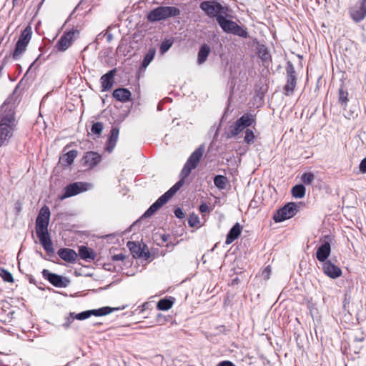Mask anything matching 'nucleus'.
<instances>
[{
  "mask_svg": "<svg viewBox=\"0 0 366 366\" xmlns=\"http://www.w3.org/2000/svg\"><path fill=\"white\" fill-rule=\"evenodd\" d=\"M36 234L44 249L48 252H53L52 243L51 242L48 230L36 232Z\"/></svg>",
  "mask_w": 366,
  "mask_h": 366,
  "instance_id": "obj_18",
  "label": "nucleus"
},
{
  "mask_svg": "<svg viewBox=\"0 0 366 366\" xmlns=\"http://www.w3.org/2000/svg\"><path fill=\"white\" fill-rule=\"evenodd\" d=\"M119 131L117 128H114L111 131V135L108 140L107 149L108 152H111L114 148L116 143L117 142L119 137Z\"/></svg>",
  "mask_w": 366,
  "mask_h": 366,
  "instance_id": "obj_27",
  "label": "nucleus"
},
{
  "mask_svg": "<svg viewBox=\"0 0 366 366\" xmlns=\"http://www.w3.org/2000/svg\"><path fill=\"white\" fill-rule=\"evenodd\" d=\"M217 366H235V365L230 361H222V362H219Z\"/></svg>",
  "mask_w": 366,
  "mask_h": 366,
  "instance_id": "obj_43",
  "label": "nucleus"
},
{
  "mask_svg": "<svg viewBox=\"0 0 366 366\" xmlns=\"http://www.w3.org/2000/svg\"><path fill=\"white\" fill-rule=\"evenodd\" d=\"M270 273H271V269L269 267H266L263 272H262V275L264 276V277L265 279H268L269 277V275H270Z\"/></svg>",
  "mask_w": 366,
  "mask_h": 366,
  "instance_id": "obj_42",
  "label": "nucleus"
},
{
  "mask_svg": "<svg viewBox=\"0 0 366 366\" xmlns=\"http://www.w3.org/2000/svg\"><path fill=\"white\" fill-rule=\"evenodd\" d=\"M211 52V48L207 44H203L198 52L197 54V63L199 64H202L205 62L207 59V56Z\"/></svg>",
  "mask_w": 366,
  "mask_h": 366,
  "instance_id": "obj_24",
  "label": "nucleus"
},
{
  "mask_svg": "<svg viewBox=\"0 0 366 366\" xmlns=\"http://www.w3.org/2000/svg\"><path fill=\"white\" fill-rule=\"evenodd\" d=\"M103 129V125L102 123L97 122L92 125V132L95 134H100Z\"/></svg>",
  "mask_w": 366,
  "mask_h": 366,
  "instance_id": "obj_39",
  "label": "nucleus"
},
{
  "mask_svg": "<svg viewBox=\"0 0 366 366\" xmlns=\"http://www.w3.org/2000/svg\"><path fill=\"white\" fill-rule=\"evenodd\" d=\"M254 118L251 114H244L229 127L227 137H235L242 132L246 127L254 123Z\"/></svg>",
  "mask_w": 366,
  "mask_h": 366,
  "instance_id": "obj_6",
  "label": "nucleus"
},
{
  "mask_svg": "<svg viewBox=\"0 0 366 366\" xmlns=\"http://www.w3.org/2000/svg\"><path fill=\"white\" fill-rule=\"evenodd\" d=\"M128 247L130 249V251L134 254V256H138L142 257L143 254H147L146 252H144L142 248L137 245L135 242H129Z\"/></svg>",
  "mask_w": 366,
  "mask_h": 366,
  "instance_id": "obj_31",
  "label": "nucleus"
},
{
  "mask_svg": "<svg viewBox=\"0 0 366 366\" xmlns=\"http://www.w3.org/2000/svg\"><path fill=\"white\" fill-rule=\"evenodd\" d=\"M200 8L209 16L216 17L218 21V16L226 15L229 9L222 6L219 2L214 1H204L200 4Z\"/></svg>",
  "mask_w": 366,
  "mask_h": 366,
  "instance_id": "obj_5",
  "label": "nucleus"
},
{
  "mask_svg": "<svg viewBox=\"0 0 366 366\" xmlns=\"http://www.w3.org/2000/svg\"><path fill=\"white\" fill-rule=\"evenodd\" d=\"M79 254L80 257L84 259L93 260L95 259V253L94 251L86 247L81 246L79 249Z\"/></svg>",
  "mask_w": 366,
  "mask_h": 366,
  "instance_id": "obj_28",
  "label": "nucleus"
},
{
  "mask_svg": "<svg viewBox=\"0 0 366 366\" xmlns=\"http://www.w3.org/2000/svg\"><path fill=\"white\" fill-rule=\"evenodd\" d=\"M113 97L119 102H125L129 100L131 92L124 88L117 89L113 92Z\"/></svg>",
  "mask_w": 366,
  "mask_h": 366,
  "instance_id": "obj_23",
  "label": "nucleus"
},
{
  "mask_svg": "<svg viewBox=\"0 0 366 366\" xmlns=\"http://www.w3.org/2000/svg\"><path fill=\"white\" fill-rule=\"evenodd\" d=\"M360 171L362 173H366V158L361 162L360 164Z\"/></svg>",
  "mask_w": 366,
  "mask_h": 366,
  "instance_id": "obj_41",
  "label": "nucleus"
},
{
  "mask_svg": "<svg viewBox=\"0 0 366 366\" xmlns=\"http://www.w3.org/2000/svg\"><path fill=\"white\" fill-rule=\"evenodd\" d=\"M0 275H1V278L5 282H14V278H13L12 274L6 269H2L1 270Z\"/></svg>",
  "mask_w": 366,
  "mask_h": 366,
  "instance_id": "obj_36",
  "label": "nucleus"
},
{
  "mask_svg": "<svg viewBox=\"0 0 366 366\" xmlns=\"http://www.w3.org/2000/svg\"><path fill=\"white\" fill-rule=\"evenodd\" d=\"M242 227L239 223H236L232 228L230 229L229 232L228 233L227 238H226V244H231L234 240H235L241 234L242 232Z\"/></svg>",
  "mask_w": 366,
  "mask_h": 366,
  "instance_id": "obj_22",
  "label": "nucleus"
},
{
  "mask_svg": "<svg viewBox=\"0 0 366 366\" xmlns=\"http://www.w3.org/2000/svg\"><path fill=\"white\" fill-rule=\"evenodd\" d=\"M114 259L115 260H123L124 258V256L122 254H116L113 257Z\"/></svg>",
  "mask_w": 366,
  "mask_h": 366,
  "instance_id": "obj_45",
  "label": "nucleus"
},
{
  "mask_svg": "<svg viewBox=\"0 0 366 366\" xmlns=\"http://www.w3.org/2000/svg\"><path fill=\"white\" fill-rule=\"evenodd\" d=\"M59 256L66 262H74L77 258V253L71 249H61L58 252Z\"/></svg>",
  "mask_w": 366,
  "mask_h": 366,
  "instance_id": "obj_20",
  "label": "nucleus"
},
{
  "mask_svg": "<svg viewBox=\"0 0 366 366\" xmlns=\"http://www.w3.org/2000/svg\"><path fill=\"white\" fill-rule=\"evenodd\" d=\"M323 272L332 279H337L342 276V269L331 261H326L322 264Z\"/></svg>",
  "mask_w": 366,
  "mask_h": 366,
  "instance_id": "obj_16",
  "label": "nucleus"
},
{
  "mask_svg": "<svg viewBox=\"0 0 366 366\" xmlns=\"http://www.w3.org/2000/svg\"><path fill=\"white\" fill-rule=\"evenodd\" d=\"M154 55H155V50L154 49L149 50V51L146 54V56H145V57L144 59V61H143V66L144 67H147L150 64V62L154 59Z\"/></svg>",
  "mask_w": 366,
  "mask_h": 366,
  "instance_id": "obj_34",
  "label": "nucleus"
},
{
  "mask_svg": "<svg viewBox=\"0 0 366 366\" xmlns=\"http://www.w3.org/2000/svg\"><path fill=\"white\" fill-rule=\"evenodd\" d=\"M350 16L353 21H361L366 17V0H360L350 9Z\"/></svg>",
  "mask_w": 366,
  "mask_h": 366,
  "instance_id": "obj_10",
  "label": "nucleus"
},
{
  "mask_svg": "<svg viewBox=\"0 0 366 366\" xmlns=\"http://www.w3.org/2000/svg\"><path fill=\"white\" fill-rule=\"evenodd\" d=\"M301 179L305 184H310L314 181L315 175L311 172H306L302 174Z\"/></svg>",
  "mask_w": 366,
  "mask_h": 366,
  "instance_id": "obj_35",
  "label": "nucleus"
},
{
  "mask_svg": "<svg viewBox=\"0 0 366 366\" xmlns=\"http://www.w3.org/2000/svg\"><path fill=\"white\" fill-rule=\"evenodd\" d=\"M172 42L170 40L164 41L160 46V52L163 54L172 46Z\"/></svg>",
  "mask_w": 366,
  "mask_h": 366,
  "instance_id": "obj_38",
  "label": "nucleus"
},
{
  "mask_svg": "<svg viewBox=\"0 0 366 366\" xmlns=\"http://www.w3.org/2000/svg\"><path fill=\"white\" fill-rule=\"evenodd\" d=\"M49 217L50 211L49 207H42L36 219V232L48 230Z\"/></svg>",
  "mask_w": 366,
  "mask_h": 366,
  "instance_id": "obj_12",
  "label": "nucleus"
},
{
  "mask_svg": "<svg viewBox=\"0 0 366 366\" xmlns=\"http://www.w3.org/2000/svg\"><path fill=\"white\" fill-rule=\"evenodd\" d=\"M174 213H175V215L177 216V217H178V218L183 217V211L180 208L177 209L175 210Z\"/></svg>",
  "mask_w": 366,
  "mask_h": 366,
  "instance_id": "obj_44",
  "label": "nucleus"
},
{
  "mask_svg": "<svg viewBox=\"0 0 366 366\" xmlns=\"http://www.w3.org/2000/svg\"><path fill=\"white\" fill-rule=\"evenodd\" d=\"M188 223L190 227L199 228L201 227V222L199 217L197 214H192L189 216Z\"/></svg>",
  "mask_w": 366,
  "mask_h": 366,
  "instance_id": "obj_33",
  "label": "nucleus"
},
{
  "mask_svg": "<svg viewBox=\"0 0 366 366\" xmlns=\"http://www.w3.org/2000/svg\"><path fill=\"white\" fill-rule=\"evenodd\" d=\"M228 12L226 15L218 16V24L222 29L228 34H232L240 37L246 38L248 36L247 29L242 26H239L236 22L229 19Z\"/></svg>",
  "mask_w": 366,
  "mask_h": 366,
  "instance_id": "obj_2",
  "label": "nucleus"
},
{
  "mask_svg": "<svg viewBox=\"0 0 366 366\" xmlns=\"http://www.w3.org/2000/svg\"><path fill=\"white\" fill-rule=\"evenodd\" d=\"M340 101L346 103L347 102V93L340 90Z\"/></svg>",
  "mask_w": 366,
  "mask_h": 366,
  "instance_id": "obj_40",
  "label": "nucleus"
},
{
  "mask_svg": "<svg viewBox=\"0 0 366 366\" xmlns=\"http://www.w3.org/2000/svg\"><path fill=\"white\" fill-rule=\"evenodd\" d=\"M43 276L46 278L53 285L57 287H66L69 281L67 278L56 274L51 273L46 269H44Z\"/></svg>",
  "mask_w": 366,
  "mask_h": 366,
  "instance_id": "obj_15",
  "label": "nucleus"
},
{
  "mask_svg": "<svg viewBox=\"0 0 366 366\" xmlns=\"http://www.w3.org/2000/svg\"><path fill=\"white\" fill-rule=\"evenodd\" d=\"M183 179H180L169 190L161 196L144 213V216L149 217L156 212L162 206L167 203L182 187Z\"/></svg>",
  "mask_w": 366,
  "mask_h": 366,
  "instance_id": "obj_3",
  "label": "nucleus"
},
{
  "mask_svg": "<svg viewBox=\"0 0 366 366\" xmlns=\"http://www.w3.org/2000/svg\"><path fill=\"white\" fill-rule=\"evenodd\" d=\"M79 34V31L76 29L65 32L57 41L56 48L60 51H66L72 44Z\"/></svg>",
  "mask_w": 366,
  "mask_h": 366,
  "instance_id": "obj_9",
  "label": "nucleus"
},
{
  "mask_svg": "<svg viewBox=\"0 0 366 366\" xmlns=\"http://www.w3.org/2000/svg\"><path fill=\"white\" fill-rule=\"evenodd\" d=\"M31 39V31L26 29L21 34L19 39L18 40L16 48L14 52V58L19 57L24 51H25L26 46Z\"/></svg>",
  "mask_w": 366,
  "mask_h": 366,
  "instance_id": "obj_11",
  "label": "nucleus"
},
{
  "mask_svg": "<svg viewBox=\"0 0 366 366\" xmlns=\"http://www.w3.org/2000/svg\"><path fill=\"white\" fill-rule=\"evenodd\" d=\"M199 209H200V211H201L202 212H206V211L207 210L208 207H207V205H206V204H202V205L200 206Z\"/></svg>",
  "mask_w": 366,
  "mask_h": 366,
  "instance_id": "obj_46",
  "label": "nucleus"
},
{
  "mask_svg": "<svg viewBox=\"0 0 366 366\" xmlns=\"http://www.w3.org/2000/svg\"><path fill=\"white\" fill-rule=\"evenodd\" d=\"M299 207L295 202H289L280 209L273 217L275 222H281L294 217L298 212Z\"/></svg>",
  "mask_w": 366,
  "mask_h": 366,
  "instance_id": "obj_7",
  "label": "nucleus"
},
{
  "mask_svg": "<svg viewBox=\"0 0 366 366\" xmlns=\"http://www.w3.org/2000/svg\"><path fill=\"white\" fill-rule=\"evenodd\" d=\"M114 309H112L109 307H104L99 308L98 310H87L84 311L78 314H76L74 315V318L79 320H84L89 317H90L92 315L94 316H103L108 315L111 313Z\"/></svg>",
  "mask_w": 366,
  "mask_h": 366,
  "instance_id": "obj_13",
  "label": "nucleus"
},
{
  "mask_svg": "<svg viewBox=\"0 0 366 366\" xmlns=\"http://www.w3.org/2000/svg\"><path fill=\"white\" fill-rule=\"evenodd\" d=\"M174 303V298L169 297L160 300L157 304V307L159 310L167 311L171 309Z\"/></svg>",
  "mask_w": 366,
  "mask_h": 366,
  "instance_id": "obj_26",
  "label": "nucleus"
},
{
  "mask_svg": "<svg viewBox=\"0 0 366 366\" xmlns=\"http://www.w3.org/2000/svg\"><path fill=\"white\" fill-rule=\"evenodd\" d=\"M331 252V247L330 243L325 242L322 244L317 251V259L322 262H326V259L330 256Z\"/></svg>",
  "mask_w": 366,
  "mask_h": 366,
  "instance_id": "obj_19",
  "label": "nucleus"
},
{
  "mask_svg": "<svg viewBox=\"0 0 366 366\" xmlns=\"http://www.w3.org/2000/svg\"><path fill=\"white\" fill-rule=\"evenodd\" d=\"M16 121L11 110L0 114V147L12 137L16 129Z\"/></svg>",
  "mask_w": 366,
  "mask_h": 366,
  "instance_id": "obj_1",
  "label": "nucleus"
},
{
  "mask_svg": "<svg viewBox=\"0 0 366 366\" xmlns=\"http://www.w3.org/2000/svg\"><path fill=\"white\" fill-rule=\"evenodd\" d=\"M204 149L203 147L197 148L189 157L187 164L186 169L187 173H184V176L187 175L192 169H195L199 164L200 159L202 157Z\"/></svg>",
  "mask_w": 366,
  "mask_h": 366,
  "instance_id": "obj_14",
  "label": "nucleus"
},
{
  "mask_svg": "<svg viewBox=\"0 0 366 366\" xmlns=\"http://www.w3.org/2000/svg\"><path fill=\"white\" fill-rule=\"evenodd\" d=\"M255 136L254 134V132L251 129H247L245 131V137H244V142L247 144H251L254 142Z\"/></svg>",
  "mask_w": 366,
  "mask_h": 366,
  "instance_id": "obj_37",
  "label": "nucleus"
},
{
  "mask_svg": "<svg viewBox=\"0 0 366 366\" xmlns=\"http://www.w3.org/2000/svg\"><path fill=\"white\" fill-rule=\"evenodd\" d=\"M92 188V184L88 182H75L66 186L64 188V193L60 197L61 199H64L70 197L75 196L81 192L88 191Z\"/></svg>",
  "mask_w": 366,
  "mask_h": 366,
  "instance_id": "obj_8",
  "label": "nucleus"
},
{
  "mask_svg": "<svg viewBox=\"0 0 366 366\" xmlns=\"http://www.w3.org/2000/svg\"><path fill=\"white\" fill-rule=\"evenodd\" d=\"M292 194L295 198L301 199L305 195L306 189L302 184H297L292 187Z\"/></svg>",
  "mask_w": 366,
  "mask_h": 366,
  "instance_id": "obj_29",
  "label": "nucleus"
},
{
  "mask_svg": "<svg viewBox=\"0 0 366 366\" xmlns=\"http://www.w3.org/2000/svg\"><path fill=\"white\" fill-rule=\"evenodd\" d=\"M179 14V9L174 6H159L147 14V19L152 22L159 21Z\"/></svg>",
  "mask_w": 366,
  "mask_h": 366,
  "instance_id": "obj_4",
  "label": "nucleus"
},
{
  "mask_svg": "<svg viewBox=\"0 0 366 366\" xmlns=\"http://www.w3.org/2000/svg\"><path fill=\"white\" fill-rule=\"evenodd\" d=\"M102 157L97 152H89L83 157L81 162L83 166L92 169L97 165L101 161Z\"/></svg>",
  "mask_w": 366,
  "mask_h": 366,
  "instance_id": "obj_17",
  "label": "nucleus"
},
{
  "mask_svg": "<svg viewBox=\"0 0 366 366\" xmlns=\"http://www.w3.org/2000/svg\"><path fill=\"white\" fill-rule=\"evenodd\" d=\"M296 85V79L293 75H290L287 79V84L285 86V91L287 94L292 93Z\"/></svg>",
  "mask_w": 366,
  "mask_h": 366,
  "instance_id": "obj_32",
  "label": "nucleus"
},
{
  "mask_svg": "<svg viewBox=\"0 0 366 366\" xmlns=\"http://www.w3.org/2000/svg\"><path fill=\"white\" fill-rule=\"evenodd\" d=\"M214 185L219 189H224L226 188L228 180L227 179L222 175H217L214 179Z\"/></svg>",
  "mask_w": 366,
  "mask_h": 366,
  "instance_id": "obj_30",
  "label": "nucleus"
},
{
  "mask_svg": "<svg viewBox=\"0 0 366 366\" xmlns=\"http://www.w3.org/2000/svg\"><path fill=\"white\" fill-rule=\"evenodd\" d=\"M77 154L78 152L76 150H71L68 152L60 159L61 164L64 167L71 165L74 162L75 158L77 157Z\"/></svg>",
  "mask_w": 366,
  "mask_h": 366,
  "instance_id": "obj_25",
  "label": "nucleus"
},
{
  "mask_svg": "<svg viewBox=\"0 0 366 366\" xmlns=\"http://www.w3.org/2000/svg\"><path fill=\"white\" fill-rule=\"evenodd\" d=\"M114 70H112L101 78V84L103 91L109 90L113 85V79L114 76Z\"/></svg>",
  "mask_w": 366,
  "mask_h": 366,
  "instance_id": "obj_21",
  "label": "nucleus"
}]
</instances>
